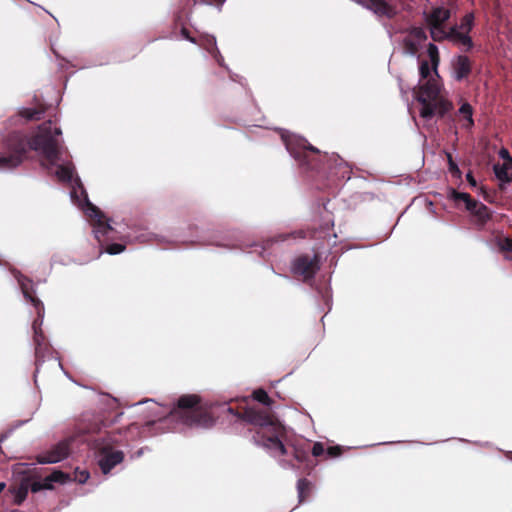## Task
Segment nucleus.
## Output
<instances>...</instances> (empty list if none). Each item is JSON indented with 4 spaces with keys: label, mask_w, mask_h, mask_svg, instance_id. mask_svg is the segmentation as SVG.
Returning a JSON list of instances; mask_svg holds the SVG:
<instances>
[{
    "label": "nucleus",
    "mask_w": 512,
    "mask_h": 512,
    "mask_svg": "<svg viewBox=\"0 0 512 512\" xmlns=\"http://www.w3.org/2000/svg\"><path fill=\"white\" fill-rule=\"evenodd\" d=\"M359 3L378 16H385L392 19L397 14L396 8L385 0H360Z\"/></svg>",
    "instance_id": "f8f14e48"
},
{
    "label": "nucleus",
    "mask_w": 512,
    "mask_h": 512,
    "mask_svg": "<svg viewBox=\"0 0 512 512\" xmlns=\"http://www.w3.org/2000/svg\"><path fill=\"white\" fill-rule=\"evenodd\" d=\"M52 355L51 346L41 344V357L38 359L35 356L36 372L39 370V366L45 361V358Z\"/></svg>",
    "instance_id": "cd10ccee"
},
{
    "label": "nucleus",
    "mask_w": 512,
    "mask_h": 512,
    "mask_svg": "<svg viewBox=\"0 0 512 512\" xmlns=\"http://www.w3.org/2000/svg\"><path fill=\"white\" fill-rule=\"evenodd\" d=\"M71 480L69 474L61 470H53L43 479H36L34 476H27L22 479L18 487L10 488L9 491L14 495V503L20 505L27 498L28 491L37 493L41 490H52L53 483L65 484Z\"/></svg>",
    "instance_id": "39448f33"
},
{
    "label": "nucleus",
    "mask_w": 512,
    "mask_h": 512,
    "mask_svg": "<svg viewBox=\"0 0 512 512\" xmlns=\"http://www.w3.org/2000/svg\"><path fill=\"white\" fill-rule=\"evenodd\" d=\"M291 270L296 277H301L304 282L314 279L320 270V255L315 253L313 257L302 254L294 259Z\"/></svg>",
    "instance_id": "423d86ee"
},
{
    "label": "nucleus",
    "mask_w": 512,
    "mask_h": 512,
    "mask_svg": "<svg viewBox=\"0 0 512 512\" xmlns=\"http://www.w3.org/2000/svg\"><path fill=\"white\" fill-rule=\"evenodd\" d=\"M498 246L501 252L512 255V238L504 237L500 239Z\"/></svg>",
    "instance_id": "c756f323"
},
{
    "label": "nucleus",
    "mask_w": 512,
    "mask_h": 512,
    "mask_svg": "<svg viewBox=\"0 0 512 512\" xmlns=\"http://www.w3.org/2000/svg\"><path fill=\"white\" fill-rule=\"evenodd\" d=\"M56 175L61 181L69 182L73 177V168L69 165H59Z\"/></svg>",
    "instance_id": "393cba45"
},
{
    "label": "nucleus",
    "mask_w": 512,
    "mask_h": 512,
    "mask_svg": "<svg viewBox=\"0 0 512 512\" xmlns=\"http://www.w3.org/2000/svg\"><path fill=\"white\" fill-rule=\"evenodd\" d=\"M253 398L256 401H258V402H260V403H262V404H264L266 406H270L273 403L272 399L269 397L267 392L265 390H263V389L255 390L253 392Z\"/></svg>",
    "instance_id": "a878e982"
},
{
    "label": "nucleus",
    "mask_w": 512,
    "mask_h": 512,
    "mask_svg": "<svg viewBox=\"0 0 512 512\" xmlns=\"http://www.w3.org/2000/svg\"><path fill=\"white\" fill-rule=\"evenodd\" d=\"M89 217L94 223V234L97 240L100 242L102 237L108 235L110 231H112L111 225L106 221L104 214L102 211L96 206H91L89 208Z\"/></svg>",
    "instance_id": "9b49d317"
},
{
    "label": "nucleus",
    "mask_w": 512,
    "mask_h": 512,
    "mask_svg": "<svg viewBox=\"0 0 512 512\" xmlns=\"http://www.w3.org/2000/svg\"><path fill=\"white\" fill-rule=\"evenodd\" d=\"M98 465L103 474H108L116 465L124 460V453L114 450L110 444H103L99 448Z\"/></svg>",
    "instance_id": "6e6552de"
},
{
    "label": "nucleus",
    "mask_w": 512,
    "mask_h": 512,
    "mask_svg": "<svg viewBox=\"0 0 512 512\" xmlns=\"http://www.w3.org/2000/svg\"><path fill=\"white\" fill-rule=\"evenodd\" d=\"M454 78L457 81H462L472 72V61L466 55H458L452 62Z\"/></svg>",
    "instance_id": "ddd939ff"
},
{
    "label": "nucleus",
    "mask_w": 512,
    "mask_h": 512,
    "mask_svg": "<svg viewBox=\"0 0 512 512\" xmlns=\"http://www.w3.org/2000/svg\"><path fill=\"white\" fill-rule=\"evenodd\" d=\"M283 140L302 172L317 180L327 181L319 188L331 187L337 185L338 181L349 179L350 169L338 155L322 153L300 136L290 135L283 137Z\"/></svg>",
    "instance_id": "7ed1b4c3"
},
{
    "label": "nucleus",
    "mask_w": 512,
    "mask_h": 512,
    "mask_svg": "<svg viewBox=\"0 0 512 512\" xmlns=\"http://www.w3.org/2000/svg\"><path fill=\"white\" fill-rule=\"evenodd\" d=\"M410 36L413 37L418 43L424 42L427 39L425 30L421 27H413L409 32Z\"/></svg>",
    "instance_id": "c85d7f7f"
},
{
    "label": "nucleus",
    "mask_w": 512,
    "mask_h": 512,
    "mask_svg": "<svg viewBox=\"0 0 512 512\" xmlns=\"http://www.w3.org/2000/svg\"><path fill=\"white\" fill-rule=\"evenodd\" d=\"M469 212L477 216L479 220L483 222L490 218L488 207L485 204L478 202L477 200L476 205L473 206V208L469 210Z\"/></svg>",
    "instance_id": "412c9836"
},
{
    "label": "nucleus",
    "mask_w": 512,
    "mask_h": 512,
    "mask_svg": "<svg viewBox=\"0 0 512 512\" xmlns=\"http://www.w3.org/2000/svg\"><path fill=\"white\" fill-rule=\"evenodd\" d=\"M419 74L421 79H427L415 92V98L422 106L420 116L424 119H431L435 115L444 117L453 108V105L442 96L439 81L433 77L429 78L431 67L427 60L420 62Z\"/></svg>",
    "instance_id": "20e7f679"
},
{
    "label": "nucleus",
    "mask_w": 512,
    "mask_h": 512,
    "mask_svg": "<svg viewBox=\"0 0 512 512\" xmlns=\"http://www.w3.org/2000/svg\"><path fill=\"white\" fill-rule=\"evenodd\" d=\"M21 291L24 298L28 301L35 309L36 314L39 318H43L45 314V308L43 302L36 296L34 285L31 279L21 275L18 278Z\"/></svg>",
    "instance_id": "9d476101"
},
{
    "label": "nucleus",
    "mask_w": 512,
    "mask_h": 512,
    "mask_svg": "<svg viewBox=\"0 0 512 512\" xmlns=\"http://www.w3.org/2000/svg\"><path fill=\"white\" fill-rule=\"evenodd\" d=\"M343 453V449L341 446H330L326 449V457L327 458H336L339 457Z\"/></svg>",
    "instance_id": "2f4dec72"
},
{
    "label": "nucleus",
    "mask_w": 512,
    "mask_h": 512,
    "mask_svg": "<svg viewBox=\"0 0 512 512\" xmlns=\"http://www.w3.org/2000/svg\"><path fill=\"white\" fill-rule=\"evenodd\" d=\"M43 318H37L33 321L32 328L34 331L33 342L35 346V356L39 359L41 357V344L49 345L46 337L41 329Z\"/></svg>",
    "instance_id": "2eb2a0df"
},
{
    "label": "nucleus",
    "mask_w": 512,
    "mask_h": 512,
    "mask_svg": "<svg viewBox=\"0 0 512 512\" xmlns=\"http://www.w3.org/2000/svg\"><path fill=\"white\" fill-rule=\"evenodd\" d=\"M511 168L510 164L504 163L503 165L495 164L493 167L494 173L501 182L510 183L512 181V175L508 173Z\"/></svg>",
    "instance_id": "6ab92c4d"
},
{
    "label": "nucleus",
    "mask_w": 512,
    "mask_h": 512,
    "mask_svg": "<svg viewBox=\"0 0 512 512\" xmlns=\"http://www.w3.org/2000/svg\"><path fill=\"white\" fill-rule=\"evenodd\" d=\"M70 439H65L54 445L50 450L42 452L36 456L40 464L57 463L65 459L70 453Z\"/></svg>",
    "instance_id": "1a4fd4ad"
},
{
    "label": "nucleus",
    "mask_w": 512,
    "mask_h": 512,
    "mask_svg": "<svg viewBox=\"0 0 512 512\" xmlns=\"http://www.w3.org/2000/svg\"><path fill=\"white\" fill-rule=\"evenodd\" d=\"M312 484L309 480L306 478H301L297 482V491H298V498L299 503H302L308 498L310 492H311Z\"/></svg>",
    "instance_id": "aec40b11"
},
{
    "label": "nucleus",
    "mask_w": 512,
    "mask_h": 512,
    "mask_svg": "<svg viewBox=\"0 0 512 512\" xmlns=\"http://www.w3.org/2000/svg\"><path fill=\"white\" fill-rule=\"evenodd\" d=\"M293 457L299 463L305 464L309 472L313 469L314 463L309 455L308 448L303 446H294Z\"/></svg>",
    "instance_id": "f3484780"
},
{
    "label": "nucleus",
    "mask_w": 512,
    "mask_h": 512,
    "mask_svg": "<svg viewBox=\"0 0 512 512\" xmlns=\"http://www.w3.org/2000/svg\"><path fill=\"white\" fill-rule=\"evenodd\" d=\"M428 56L431 60L432 69L437 77H439L437 72V66L439 64L440 58H439V52L438 48L435 44L430 43L427 48Z\"/></svg>",
    "instance_id": "4be33fe9"
},
{
    "label": "nucleus",
    "mask_w": 512,
    "mask_h": 512,
    "mask_svg": "<svg viewBox=\"0 0 512 512\" xmlns=\"http://www.w3.org/2000/svg\"><path fill=\"white\" fill-rule=\"evenodd\" d=\"M5 487H6L5 483L4 482H0V494L3 492Z\"/></svg>",
    "instance_id": "a19ab883"
},
{
    "label": "nucleus",
    "mask_w": 512,
    "mask_h": 512,
    "mask_svg": "<svg viewBox=\"0 0 512 512\" xmlns=\"http://www.w3.org/2000/svg\"><path fill=\"white\" fill-rule=\"evenodd\" d=\"M450 198L453 199L456 203L464 202L466 209L469 211L476 205V200L471 197L470 194L465 192H458L455 189L451 190Z\"/></svg>",
    "instance_id": "a211bd4d"
},
{
    "label": "nucleus",
    "mask_w": 512,
    "mask_h": 512,
    "mask_svg": "<svg viewBox=\"0 0 512 512\" xmlns=\"http://www.w3.org/2000/svg\"><path fill=\"white\" fill-rule=\"evenodd\" d=\"M207 44H208V46H209L207 49H208V51H209L210 53H212V52H213V50H216V49H217V48H216V40H215V38H214V37H210V38H208V39H207Z\"/></svg>",
    "instance_id": "e433bc0d"
},
{
    "label": "nucleus",
    "mask_w": 512,
    "mask_h": 512,
    "mask_svg": "<svg viewBox=\"0 0 512 512\" xmlns=\"http://www.w3.org/2000/svg\"><path fill=\"white\" fill-rule=\"evenodd\" d=\"M89 478V473L87 471H81L79 476L76 477L79 483H85Z\"/></svg>",
    "instance_id": "4c0bfd02"
},
{
    "label": "nucleus",
    "mask_w": 512,
    "mask_h": 512,
    "mask_svg": "<svg viewBox=\"0 0 512 512\" xmlns=\"http://www.w3.org/2000/svg\"><path fill=\"white\" fill-rule=\"evenodd\" d=\"M95 426H96L95 428H91L90 429L91 432H99V431H101V428H100V426L98 424H96Z\"/></svg>",
    "instance_id": "ea45409f"
},
{
    "label": "nucleus",
    "mask_w": 512,
    "mask_h": 512,
    "mask_svg": "<svg viewBox=\"0 0 512 512\" xmlns=\"http://www.w3.org/2000/svg\"><path fill=\"white\" fill-rule=\"evenodd\" d=\"M466 179L468 181V183L472 186V187H476L477 185V182H476V179L474 178L473 174L471 171H469L467 174H466Z\"/></svg>",
    "instance_id": "58836bf2"
},
{
    "label": "nucleus",
    "mask_w": 512,
    "mask_h": 512,
    "mask_svg": "<svg viewBox=\"0 0 512 512\" xmlns=\"http://www.w3.org/2000/svg\"><path fill=\"white\" fill-rule=\"evenodd\" d=\"M499 156L503 160L507 161L506 164H510V166L512 165V157L510 156L509 151L506 148H501L500 149Z\"/></svg>",
    "instance_id": "72a5a7b5"
},
{
    "label": "nucleus",
    "mask_w": 512,
    "mask_h": 512,
    "mask_svg": "<svg viewBox=\"0 0 512 512\" xmlns=\"http://www.w3.org/2000/svg\"><path fill=\"white\" fill-rule=\"evenodd\" d=\"M221 409L238 418L258 426L253 436L254 442L268 450L273 456H284L288 454L283 443L286 436L284 426L272 415L256 408H244L237 412L229 404L207 405L197 394L181 395L170 411L173 419L180 423L196 428H211L216 421V410Z\"/></svg>",
    "instance_id": "f257e3e1"
},
{
    "label": "nucleus",
    "mask_w": 512,
    "mask_h": 512,
    "mask_svg": "<svg viewBox=\"0 0 512 512\" xmlns=\"http://www.w3.org/2000/svg\"><path fill=\"white\" fill-rule=\"evenodd\" d=\"M48 107L47 104L37 101L34 107L21 109L19 115L28 121H37L44 116Z\"/></svg>",
    "instance_id": "dca6fc26"
},
{
    "label": "nucleus",
    "mask_w": 512,
    "mask_h": 512,
    "mask_svg": "<svg viewBox=\"0 0 512 512\" xmlns=\"http://www.w3.org/2000/svg\"><path fill=\"white\" fill-rule=\"evenodd\" d=\"M474 14L471 12V13H467L462 19H461V23H460V26L458 27V29L463 32V33H466L467 35H469V33L471 32V30L473 29V26H474Z\"/></svg>",
    "instance_id": "b1692460"
},
{
    "label": "nucleus",
    "mask_w": 512,
    "mask_h": 512,
    "mask_svg": "<svg viewBox=\"0 0 512 512\" xmlns=\"http://www.w3.org/2000/svg\"><path fill=\"white\" fill-rule=\"evenodd\" d=\"M447 160L449 172L452 174L453 177L460 179L462 176V172L459 169L457 163L453 160L452 155L450 153H447Z\"/></svg>",
    "instance_id": "bb28decb"
},
{
    "label": "nucleus",
    "mask_w": 512,
    "mask_h": 512,
    "mask_svg": "<svg viewBox=\"0 0 512 512\" xmlns=\"http://www.w3.org/2000/svg\"><path fill=\"white\" fill-rule=\"evenodd\" d=\"M181 35H182V37L184 39H186V40H188V41H190L192 43L196 42L195 39L191 36L190 31L187 28H185V27H182Z\"/></svg>",
    "instance_id": "c9c22d12"
},
{
    "label": "nucleus",
    "mask_w": 512,
    "mask_h": 512,
    "mask_svg": "<svg viewBox=\"0 0 512 512\" xmlns=\"http://www.w3.org/2000/svg\"><path fill=\"white\" fill-rule=\"evenodd\" d=\"M450 40L455 43L465 46V51H470L473 48L472 38L466 33L461 32L457 26H452L448 31H445L443 41Z\"/></svg>",
    "instance_id": "4468645a"
},
{
    "label": "nucleus",
    "mask_w": 512,
    "mask_h": 512,
    "mask_svg": "<svg viewBox=\"0 0 512 512\" xmlns=\"http://www.w3.org/2000/svg\"><path fill=\"white\" fill-rule=\"evenodd\" d=\"M61 134L60 128H53L52 120L40 124L37 132L31 137L22 132L10 133L2 143L0 168L13 169L19 166L31 150L40 152L50 164H56L61 155V145L58 140Z\"/></svg>",
    "instance_id": "f03ea898"
},
{
    "label": "nucleus",
    "mask_w": 512,
    "mask_h": 512,
    "mask_svg": "<svg viewBox=\"0 0 512 512\" xmlns=\"http://www.w3.org/2000/svg\"><path fill=\"white\" fill-rule=\"evenodd\" d=\"M451 12L445 7H435L430 13H425V21L430 30L431 38L435 42H442L445 29L444 24L450 19Z\"/></svg>",
    "instance_id": "0eeeda50"
},
{
    "label": "nucleus",
    "mask_w": 512,
    "mask_h": 512,
    "mask_svg": "<svg viewBox=\"0 0 512 512\" xmlns=\"http://www.w3.org/2000/svg\"><path fill=\"white\" fill-rule=\"evenodd\" d=\"M405 47L411 52L415 53L418 50V46L411 39L404 40Z\"/></svg>",
    "instance_id": "f704fd0d"
},
{
    "label": "nucleus",
    "mask_w": 512,
    "mask_h": 512,
    "mask_svg": "<svg viewBox=\"0 0 512 512\" xmlns=\"http://www.w3.org/2000/svg\"><path fill=\"white\" fill-rule=\"evenodd\" d=\"M459 113L461 115H463L465 117V119L467 120V124L465 125V128H467V129L471 128L474 125V120L472 117V115H473L472 106L467 102L463 103L459 108Z\"/></svg>",
    "instance_id": "5701e85b"
},
{
    "label": "nucleus",
    "mask_w": 512,
    "mask_h": 512,
    "mask_svg": "<svg viewBox=\"0 0 512 512\" xmlns=\"http://www.w3.org/2000/svg\"><path fill=\"white\" fill-rule=\"evenodd\" d=\"M124 250H125V245L120 244V243L110 244L106 248V252L111 255L119 254V253L123 252Z\"/></svg>",
    "instance_id": "473e14b6"
},
{
    "label": "nucleus",
    "mask_w": 512,
    "mask_h": 512,
    "mask_svg": "<svg viewBox=\"0 0 512 512\" xmlns=\"http://www.w3.org/2000/svg\"><path fill=\"white\" fill-rule=\"evenodd\" d=\"M225 0H222V2H224Z\"/></svg>",
    "instance_id": "79ce46f5"
},
{
    "label": "nucleus",
    "mask_w": 512,
    "mask_h": 512,
    "mask_svg": "<svg viewBox=\"0 0 512 512\" xmlns=\"http://www.w3.org/2000/svg\"><path fill=\"white\" fill-rule=\"evenodd\" d=\"M311 454L313 457H316V458L321 457L324 454L326 455V449L324 447V444L321 442H315L312 447Z\"/></svg>",
    "instance_id": "7c9ffc66"
}]
</instances>
